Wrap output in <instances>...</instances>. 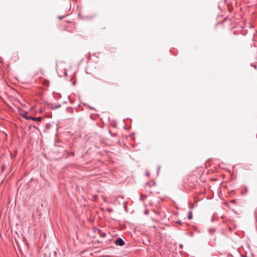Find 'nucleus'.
I'll use <instances>...</instances> for the list:
<instances>
[{
  "instance_id": "nucleus-1",
  "label": "nucleus",
  "mask_w": 257,
  "mask_h": 257,
  "mask_svg": "<svg viewBox=\"0 0 257 257\" xmlns=\"http://www.w3.org/2000/svg\"><path fill=\"white\" fill-rule=\"evenodd\" d=\"M115 243L117 245L122 246L124 244L123 240L121 238H117L115 241Z\"/></svg>"
},
{
  "instance_id": "nucleus-2",
  "label": "nucleus",
  "mask_w": 257,
  "mask_h": 257,
  "mask_svg": "<svg viewBox=\"0 0 257 257\" xmlns=\"http://www.w3.org/2000/svg\"><path fill=\"white\" fill-rule=\"evenodd\" d=\"M22 116L25 118L27 120H31V118H32V116H30V115H27V114L26 113H22Z\"/></svg>"
},
{
  "instance_id": "nucleus-3",
  "label": "nucleus",
  "mask_w": 257,
  "mask_h": 257,
  "mask_svg": "<svg viewBox=\"0 0 257 257\" xmlns=\"http://www.w3.org/2000/svg\"><path fill=\"white\" fill-rule=\"evenodd\" d=\"M31 120H33L34 121H41L42 120V117H33L32 116V118Z\"/></svg>"
},
{
  "instance_id": "nucleus-4",
  "label": "nucleus",
  "mask_w": 257,
  "mask_h": 257,
  "mask_svg": "<svg viewBox=\"0 0 257 257\" xmlns=\"http://www.w3.org/2000/svg\"><path fill=\"white\" fill-rule=\"evenodd\" d=\"M193 217L192 212L191 211H190L189 212V214L188 216V218L189 219H191Z\"/></svg>"
},
{
  "instance_id": "nucleus-5",
  "label": "nucleus",
  "mask_w": 257,
  "mask_h": 257,
  "mask_svg": "<svg viewBox=\"0 0 257 257\" xmlns=\"http://www.w3.org/2000/svg\"><path fill=\"white\" fill-rule=\"evenodd\" d=\"M60 106H61L60 104L56 105H55L54 106H52L51 108L53 109H57V108H59Z\"/></svg>"
},
{
  "instance_id": "nucleus-6",
  "label": "nucleus",
  "mask_w": 257,
  "mask_h": 257,
  "mask_svg": "<svg viewBox=\"0 0 257 257\" xmlns=\"http://www.w3.org/2000/svg\"><path fill=\"white\" fill-rule=\"evenodd\" d=\"M146 174L147 176H149L150 175V173L148 171L146 172Z\"/></svg>"
},
{
  "instance_id": "nucleus-7",
  "label": "nucleus",
  "mask_w": 257,
  "mask_h": 257,
  "mask_svg": "<svg viewBox=\"0 0 257 257\" xmlns=\"http://www.w3.org/2000/svg\"><path fill=\"white\" fill-rule=\"evenodd\" d=\"M144 213H145V214H148V211H147V210L145 211H144Z\"/></svg>"
},
{
  "instance_id": "nucleus-8",
  "label": "nucleus",
  "mask_w": 257,
  "mask_h": 257,
  "mask_svg": "<svg viewBox=\"0 0 257 257\" xmlns=\"http://www.w3.org/2000/svg\"><path fill=\"white\" fill-rule=\"evenodd\" d=\"M71 154L73 156L74 155V152H71Z\"/></svg>"
},
{
  "instance_id": "nucleus-9",
  "label": "nucleus",
  "mask_w": 257,
  "mask_h": 257,
  "mask_svg": "<svg viewBox=\"0 0 257 257\" xmlns=\"http://www.w3.org/2000/svg\"><path fill=\"white\" fill-rule=\"evenodd\" d=\"M146 185V186L149 185H150V183H147Z\"/></svg>"
},
{
  "instance_id": "nucleus-10",
  "label": "nucleus",
  "mask_w": 257,
  "mask_h": 257,
  "mask_svg": "<svg viewBox=\"0 0 257 257\" xmlns=\"http://www.w3.org/2000/svg\"><path fill=\"white\" fill-rule=\"evenodd\" d=\"M62 18H63V17H59V19H62Z\"/></svg>"
},
{
  "instance_id": "nucleus-11",
  "label": "nucleus",
  "mask_w": 257,
  "mask_h": 257,
  "mask_svg": "<svg viewBox=\"0 0 257 257\" xmlns=\"http://www.w3.org/2000/svg\"><path fill=\"white\" fill-rule=\"evenodd\" d=\"M177 223H179V224H181V221H179L177 222Z\"/></svg>"
}]
</instances>
